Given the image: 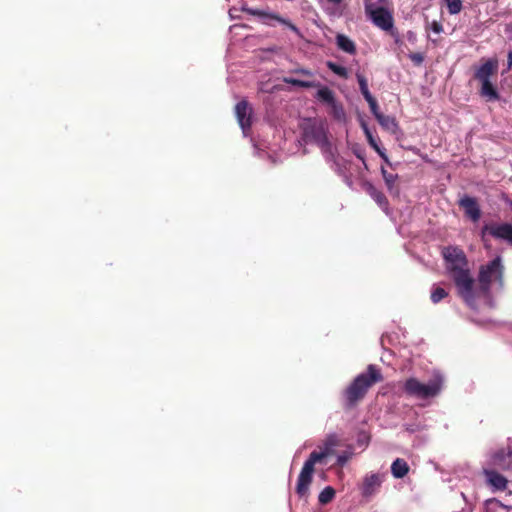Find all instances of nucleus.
I'll use <instances>...</instances> for the list:
<instances>
[{
	"label": "nucleus",
	"mask_w": 512,
	"mask_h": 512,
	"mask_svg": "<svg viewBox=\"0 0 512 512\" xmlns=\"http://www.w3.org/2000/svg\"><path fill=\"white\" fill-rule=\"evenodd\" d=\"M384 381L381 369L375 364H369L366 371L357 375L343 391L345 408L352 409L361 402L369 389Z\"/></svg>",
	"instance_id": "1"
},
{
	"label": "nucleus",
	"mask_w": 512,
	"mask_h": 512,
	"mask_svg": "<svg viewBox=\"0 0 512 512\" xmlns=\"http://www.w3.org/2000/svg\"><path fill=\"white\" fill-rule=\"evenodd\" d=\"M339 444L340 439L337 435H328L323 443L318 446V449L310 453L302 467L298 480H311L314 473L323 471L326 466L330 465V459L335 455L336 447ZM333 465L331 464V466Z\"/></svg>",
	"instance_id": "2"
},
{
	"label": "nucleus",
	"mask_w": 512,
	"mask_h": 512,
	"mask_svg": "<svg viewBox=\"0 0 512 512\" xmlns=\"http://www.w3.org/2000/svg\"><path fill=\"white\" fill-rule=\"evenodd\" d=\"M302 139L305 143H314L327 152L331 148L327 136L326 122L316 118L305 119L301 124Z\"/></svg>",
	"instance_id": "3"
},
{
	"label": "nucleus",
	"mask_w": 512,
	"mask_h": 512,
	"mask_svg": "<svg viewBox=\"0 0 512 512\" xmlns=\"http://www.w3.org/2000/svg\"><path fill=\"white\" fill-rule=\"evenodd\" d=\"M453 282L458 295L471 307H474L478 300L488 298L479 280L475 281L471 272L456 278Z\"/></svg>",
	"instance_id": "4"
},
{
	"label": "nucleus",
	"mask_w": 512,
	"mask_h": 512,
	"mask_svg": "<svg viewBox=\"0 0 512 512\" xmlns=\"http://www.w3.org/2000/svg\"><path fill=\"white\" fill-rule=\"evenodd\" d=\"M442 255L447 274L452 280L470 272L468 260L462 249L454 246L444 247Z\"/></svg>",
	"instance_id": "5"
},
{
	"label": "nucleus",
	"mask_w": 512,
	"mask_h": 512,
	"mask_svg": "<svg viewBox=\"0 0 512 512\" xmlns=\"http://www.w3.org/2000/svg\"><path fill=\"white\" fill-rule=\"evenodd\" d=\"M479 282L486 293L493 285H497L499 289L504 286V266L500 257H496L487 264L481 265L478 272Z\"/></svg>",
	"instance_id": "6"
},
{
	"label": "nucleus",
	"mask_w": 512,
	"mask_h": 512,
	"mask_svg": "<svg viewBox=\"0 0 512 512\" xmlns=\"http://www.w3.org/2000/svg\"><path fill=\"white\" fill-rule=\"evenodd\" d=\"M365 13L375 26L384 31H390L394 27L392 14L386 8L377 6L372 0L365 1Z\"/></svg>",
	"instance_id": "7"
},
{
	"label": "nucleus",
	"mask_w": 512,
	"mask_h": 512,
	"mask_svg": "<svg viewBox=\"0 0 512 512\" xmlns=\"http://www.w3.org/2000/svg\"><path fill=\"white\" fill-rule=\"evenodd\" d=\"M235 114L240 127L245 133L251 127L252 108L246 100L238 102L235 106Z\"/></svg>",
	"instance_id": "8"
},
{
	"label": "nucleus",
	"mask_w": 512,
	"mask_h": 512,
	"mask_svg": "<svg viewBox=\"0 0 512 512\" xmlns=\"http://www.w3.org/2000/svg\"><path fill=\"white\" fill-rule=\"evenodd\" d=\"M484 231L497 239L505 240L508 243L512 244V224H491L487 225L484 228Z\"/></svg>",
	"instance_id": "9"
},
{
	"label": "nucleus",
	"mask_w": 512,
	"mask_h": 512,
	"mask_svg": "<svg viewBox=\"0 0 512 512\" xmlns=\"http://www.w3.org/2000/svg\"><path fill=\"white\" fill-rule=\"evenodd\" d=\"M490 463L492 466L507 469L512 464V441L506 449H500L491 456Z\"/></svg>",
	"instance_id": "10"
},
{
	"label": "nucleus",
	"mask_w": 512,
	"mask_h": 512,
	"mask_svg": "<svg viewBox=\"0 0 512 512\" xmlns=\"http://www.w3.org/2000/svg\"><path fill=\"white\" fill-rule=\"evenodd\" d=\"M246 12H248L250 15H253V16H258V17H266V18H269V19H273V20H276L278 21L279 23L287 26L292 32H294L297 36H301V32L300 30L298 29V27H296V25H294L290 20L286 19V18H283L282 16H280L279 14H276V13H268V12H265V11H262V10H258V9H245Z\"/></svg>",
	"instance_id": "11"
},
{
	"label": "nucleus",
	"mask_w": 512,
	"mask_h": 512,
	"mask_svg": "<svg viewBox=\"0 0 512 512\" xmlns=\"http://www.w3.org/2000/svg\"><path fill=\"white\" fill-rule=\"evenodd\" d=\"M441 383V377L436 375L429 384H418V400L420 398L427 399L436 396L441 389Z\"/></svg>",
	"instance_id": "12"
},
{
	"label": "nucleus",
	"mask_w": 512,
	"mask_h": 512,
	"mask_svg": "<svg viewBox=\"0 0 512 512\" xmlns=\"http://www.w3.org/2000/svg\"><path fill=\"white\" fill-rule=\"evenodd\" d=\"M498 61L496 59L486 60L475 72V78L480 82L490 81V77L497 72Z\"/></svg>",
	"instance_id": "13"
},
{
	"label": "nucleus",
	"mask_w": 512,
	"mask_h": 512,
	"mask_svg": "<svg viewBox=\"0 0 512 512\" xmlns=\"http://www.w3.org/2000/svg\"><path fill=\"white\" fill-rule=\"evenodd\" d=\"M460 205L464 209L466 215L473 221H477L480 218V209L475 199L466 196L460 200Z\"/></svg>",
	"instance_id": "14"
},
{
	"label": "nucleus",
	"mask_w": 512,
	"mask_h": 512,
	"mask_svg": "<svg viewBox=\"0 0 512 512\" xmlns=\"http://www.w3.org/2000/svg\"><path fill=\"white\" fill-rule=\"evenodd\" d=\"M367 192L383 211L388 212L389 202L383 192L378 190L372 184L368 185Z\"/></svg>",
	"instance_id": "15"
},
{
	"label": "nucleus",
	"mask_w": 512,
	"mask_h": 512,
	"mask_svg": "<svg viewBox=\"0 0 512 512\" xmlns=\"http://www.w3.org/2000/svg\"><path fill=\"white\" fill-rule=\"evenodd\" d=\"M409 471L407 462L401 458H397L391 465V472L395 478H403Z\"/></svg>",
	"instance_id": "16"
},
{
	"label": "nucleus",
	"mask_w": 512,
	"mask_h": 512,
	"mask_svg": "<svg viewBox=\"0 0 512 512\" xmlns=\"http://www.w3.org/2000/svg\"><path fill=\"white\" fill-rule=\"evenodd\" d=\"M336 42H337L338 47L342 51L349 53V54H354L356 52V47H355L354 42L350 38H348L346 35H343V34L337 35Z\"/></svg>",
	"instance_id": "17"
},
{
	"label": "nucleus",
	"mask_w": 512,
	"mask_h": 512,
	"mask_svg": "<svg viewBox=\"0 0 512 512\" xmlns=\"http://www.w3.org/2000/svg\"><path fill=\"white\" fill-rule=\"evenodd\" d=\"M480 94L488 101H494L499 99V94L496 91L493 84L491 83V81L481 83Z\"/></svg>",
	"instance_id": "18"
},
{
	"label": "nucleus",
	"mask_w": 512,
	"mask_h": 512,
	"mask_svg": "<svg viewBox=\"0 0 512 512\" xmlns=\"http://www.w3.org/2000/svg\"><path fill=\"white\" fill-rule=\"evenodd\" d=\"M283 82L301 88H314L320 86V83L315 82L314 80H302L293 77H284Z\"/></svg>",
	"instance_id": "19"
},
{
	"label": "nucleus",
	"mask_w": 512,
	"mask_h": 512,
	"mask_svg": "<svg viewBox=\"0 0 512 512\" xmlns=\"http://www.w3.org/2000/svg\"><path fill=\"white\" fill-rule=\"evenodd\" d=\"M377 121L381 125V127L386 131L390 133L396 132L397 123L394 117L382 114L378 116Z\"/></svg>",
	"instance_id": "20"
},
{
	"label": "nucleus",
	"mask_w": 512,
	"mask_h": 512,
	"mask_svg": "<svg viewBox=\"0 0 512 512\" xmlns=\"http://www.w3.org/2000/svg\"><path fill=\"white\" fill-rule=\"evenodd\" d=\"M382 176L385 180L386 186L390 194L397 195L399 193L398 188L395 186V182L398 178L397 175L389 173L387 170L382 168Z\"/></svg>",
	"instance_id": "21"
},
{
	"label": "nucleus",
	"mask_w": 512,
	"mask_h": 512,
	"mask_svg": "<svg viewBox=\"0 0 512 512\" xmlns=\"http://www.w3.org/2000/svg\"><path fill=\"white\" fill-rule=\"evenodd\" d=\"M316 97L318 100H320L324 103H327L329 105H334V103H335V97H334L333 91L326 86H323L320 89H318Z\"/></svg>",
	"instance_id": "22"
},
{
	"label": "nucleus",
	"mask_w": 512,
	"mask_h": 512,
	"mask_svg": "<svg viewBox=\"0 0 512 512\" xmlns=\"http://www.w3.org/2000/svg\"><path fill=\"white\" fill-rule=\"evenodd\" d=\"M362 128L365 132V135H366V138L370 144L371 147L374 148V150L385 160V161H388L387 159V156L386 154L380 149V147L378 146L377 144V141L376 139L374 138V136L372 135V133L370 132L369 128L367 127V125L365 123H362Z\"/></svg>",
	"instance_id": "23"
},
{
	"label": "nucleus",
	"mask_w": 512,
	"mask_h": 512,
	"mask_svg": "<svg viewBox=\"0 0 512 512\" xmlns=\"http://www.w3.org/2000/svg\"><path fill=\"white\" fill-rule=\"evenodd\" d=\"M356 78H357V81L359 84L361 94L363 95L364 99L369 100V99L373 98L372 94L370 93V91L368 89V83H367V79L365 78V76L360 73H357Z\"/></svg>",
	"instance_id": "24"
},
{
	"label": "nucleus",
	"mask_w": 512,
	"mask_h": 512,
	"mask_svg": "<svg viewBox=\"0 0 512 512\" xmlns=\"http://www.w3.org/2000/svg\"><path fill=\"white\" fill-rule=\"evenodd\" d=\"M335 496V489L331 486L325 487L319 494L318 500L321 504L325 505L330 503Z\"/></svg>",
	"instance_id": "25"
},
{
	"label": "nucleus",
	"mask_w": 512,
	"mask_h": 512,
	"mask_svg": "<svg viewBox=\"0 0 512 512\" xmlns=\"http://www.w3.org/2000/svg\"><path fill=\"white\" fill-rule=\"evenodd\" d=\"M326 65H327L329 70H331L333 73H335L339 77H342V78H347L348 77V72H347V69L345 67L340 66V65H338V64H336L335 62H332V61H328L326 63Z\"/></svg>",
	"instance_id": "26"
},
{
	"label": "nucleus",
	"mask_w": 512,
	"mask_h": 512,
	"mask_svg": "<svg viewBox=\"0 0 512 512\" xmlns=\"http://www.w3.org/2000/svg\"><path fill=\"white\" fill-rule=\"evenodd\" d=\"M450 14L455 15L462 10L461 0H444Z\"/></svg>",
	"instance_id": "27"
},
{
	"label": "nucleus",
	"mask_w": 512,
	"mask_h": 512,
	"mask_svg": "<svg viewBox=\"0 0 512 512\" xmlns=\"http://www.w3.org/2000/svg\"><path fill=\"white\" fill-rule=\"evenodd\" d=\"M334 456H337L336 462L334 464H336L337 466L343 467L353 456V451L351 449L346 450L338 455H337V453H335Z\"/></svg>",
	"instance_id": "28"
},
{
	"label": "nucleus",
	"mask_w": 512,
	"mask_h": 512,
	"mask_svg": "<svg viewBox=\"0 0 512 512\" xmlns=\"http://www.w3.org/2000/svg\"><path fill=\"white\" fill-rule=\"evenodd\" d=\"M447 295H448V293L446 292L445 289L437 286V287H434L431 292V300L434 303H438L439 301L444 299Z\"/></svg>",
	"instance_id": "29"
},
{
	"label": "nucleus",
	"mask_w": 512,
	"mask_h": 512,
	"mask_svg": "<svg viewBox=\"0 0 512 512\" xmlns=\"http://www.w3.org/2000/svg\"><path fill=\"white\" fill-rule=\"evenodd\" d=\"M380 482H365L362 487V492L365 496L371 495L377 487H379Z\"/></svg>",
	"instance_id": "30"
},
{
	"label": "nucleus",
	"mask_w": 512,
	"mask_h": 512,
	"mask_svg": "<svg viewBox=\"0 0 512 512\" xmlns=\"http://www.w3.org/2000/svg\"><path fill=\"white\" fill-rule=\"evenodd\" d=\"M369 104V107H370V110L372 112V114L374 115V117L377 119L379 115H382L383 113L380 112L379 110V106L377 104V101L376 99L373 97L369 100H366Z\"/></svg>",
	"instance_id": "31"
},
{
	"label": "nucleus",
	"mask_w": 512,
	"mask_h": 512,
	"mask_svg": "<svg viewBox=\"0 0 512 512\" xmlns=\"http://www.w3.org/2000/svg\"><path fill=\"white\" fill-rule=\"evenodd\" d=\"M485 474L487 476V480H490V481H493V480H506V478L504 476H501L494 469H485Z\"/></svg>",
	"instance_id": "32"
},
{
	"label": "nucleus",
	"mask_w": 512,
	"mask_h": 512,
	"mask_svg": "<svg viewBox=\"0 0 512 512\" xmlns=\"http://www.w3.org/2000/svg\"><path fill=\"white\" fill-rule=\"evenodd\" d=\"M405 391L411 395L416 394V379L410 378L405 383Z\"/></svg>",
	"instance_id": "33"
},
{
	"label": "nucleus",
	"mask_w": 512,
	"mask_h": 512,
	"mask_svg": "<svg viewBox=\"0 0 512 512\" xmlns=\"http://www.w3.org/2000/svg\"><path fill=\"white\" fill-rule=\"evenodd\" d=\"M293 74H297V75H302V76H306V77H309V78H313L314 77V74L312 71L308 70V69H304V68H297V69H294L292 71Z\"/></svg>",
	"instance_id": "34"
},
{
	"label": "nucleus",
	"mask_w": 512,
	"mask_h": 512,
	"mask_svg": "<svg viewBox=\"0 0 512 512\" xmlns=\"http://www.w3.org/2000/svg\"><path fill=\"white\" fill-rule=\"evenodd\" d=\"M492 491L504 490L507 482H488Z\"/></svg>",
	"instance_id": "35"
},
{
	"label": "nucleus",
	"mask_w": 512,
	"mask_h": 512,
	"mask_svg": "<svg viewBox=\"0 0 512 512\" xmlns=\"http://www.w3.org/2000/svg\"><path fill=\"white\" fill-rule=\"evenodd\" d=\"M310 482H298L297 484V492L300 495H303L307 490Z\"/></svg>",
	"instance_id": "36"
},
{
	"label": "nucleus",
	"mask_w": 512,
	"mask_h": 512,
	"mask_svg": "<svg viewBox=\"0 0 512 512\" xmlns=\"http://www.w3.org/2000/svg\"><path fill=\"white\" fill-rule=\"evenodd\" d=\"M432 28L436 33H440L442 31V26L436 22L432 24Z\"/></svg>",
	"instance_id": "37"
},
{
	"label": "nucleus",
	"mask_w": 512,
	"mask_h": 512,
	"mask_svg": "<svg viewBox=\"0 0 512 512\" xmlns=\"http://www.w3.org/2000/svg\"><path fill=\"white\" fill-rule=\"evenodd\" d=\"M512 66V51L508 53V68Z\"/></svg>",
	"instance_id": "38"
},
{
	"label": "nucleus",
	"mask_w": 512,
	"mask_h": 512,
	"mask_svg": "<svg viewBox=\"0 0 512 512\" xmlns=\"http://www.w3.org/2000/svg\"><path fill=\"white\" fill-rule=\"evenodd\" d=\"M329 3L339 5L343 0H327Z\"/></svg>",
	"instance_id": "39"
},
{
	"label": "nucleus",
	"mask_w": 512,
	"mask_h": 512,
	"mask_svg": "<svg viewBox=\"0 0 512 512\" xmlns=\"http://www.w3.org/2000/svg\"><path fill=\"white\" fill-rule=\"evenodd\" d=\"M410 58H411L413 61H416V54H410Z\"/></svg>",
	"instance_id": "40"
},
{
	"label": "nucleus",
	"mask_w": 512,
	"mask_h": 512,
	"mask_svg": "<svg viewBox=\"0 0 512 512\" xmlns=\"http://www.w3.org/2000/svg\"><path fill=\"white\" fill-rule=\"evenodd\" d=\"M371 481H374V480H378L377 476L376 475H372L371 478H370Z\"/></svg>",
	"instance_id": "41"
}]
</instances>
